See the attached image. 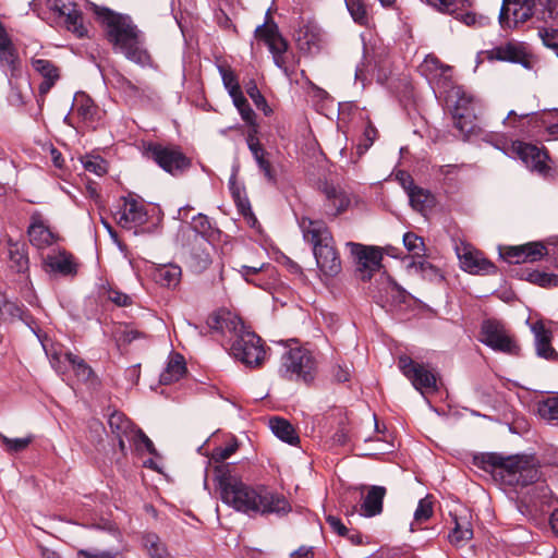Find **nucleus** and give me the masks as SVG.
Wrapping results in <instances>:
<instances>
[{
    "mask_svg": "<svg viewBox=\"0 0 558 558\" xmlns=\"http://www.w3.org/2000/svg\"><path fill=\"white\" fill-rule=\"evenodd\" d=\"M146 155L172 175H180L191 167V159L175 145L150 143L146 147Z\"/></svg>",
    "mask_w": 558,
    "mask_h": 558,
    "instance_id": "1a4fd4ad",
    "label": "nucleus"
},
{
    "mask_svg": "<svg viewBox=\"0 0 558 558\" xmlns=\"http://www.w3.org/2000/svg\"><path fill=\"white\" fill-rule=\"evenodd\" d=\"M10 83H12V82L10 81ZM11 86H12L11 93L9 96L10 102L13 106H17V107L25 105L26 99H25L23 93L21 92V89L16 85L11 84Z\"/></svg>",
    "mask_w": 558,
    "mask_h": 558,
    "instance_id": "69168bd1",
    "label": "nucleus"
},
{
    "mask_svg": "<svg viewBox=\"0 0 558 558\" xmlns=\"http://www.w3.org/2000/svg\"><path fill=\"white\" fill-rule=\"evenodd\" d=\"M27 234L31 244L37 250H45L58 240V235L51 231L44 215L37 210L31 215Z\"/></svg>",
    "mask_w": 558,
    "mask_h": 558,
    "instance_id": "a211bd4d",
    "label": "nucleus"
},
{
    "mask_svg": "<svg viewBox=\"0 0 558 558\" xmlns=\"http://www.w3.org/2000/svg\"><path fill=\"white\" fill-rule=\"evenodd\" d=\"M147 221V213L145 207L134 198H124L123 207L118 218V225L131 230L137 226H142Z\"/></svg>",
    "mask_w": 558,
    "mask_h": 558,
    "instance_id": "412c9836",
    "label": "nucleus"
},
{
    "mask_svg": "<svg viewBox=\"0 0 558 558\" xmlns=\"http://www.w3.org/2000/svg\"><path fill=\"white\" fill-rule=\"evenodd\" d=\"M457 255L462 269L470 274L490 275L496 272V266L485 258L481 252L469 245L461 244L457 246Z\"/></svg>",
    "mask_w": 558,
    "mask_h": 558,
    "instance_id": "f3484780",
    "label": "nucleus"
},
{
    "mask_svg": "<svg viewBox=\"0 0 558 558\" xmlns=\"http://www.w3.org/2000/svg\"><path fill=\"white\" fill-rule=\"evenodd\" d=\"M187 264L195 272L206 270L211 264L214 245L203 235L194 233V240H187Z\"/></svg>",
    "mask_w": 558,
    "mask_h": 558,
    "instance_id": "dca6fc26",
    "label": "nucleus"
},
{
    "mask_svg": "<svg viewBox=\"0 0 558 558\" xmlns=\"http://www.w3.org/2000/svg\"><path fill=\"white\" fill-rule=\"evenodd\" d=\"M496 147L502 149L509 156L519 157L527 168L539 174L546 175L549 171L546 163L547 153L536 145L513 141L508 147H500L499 145H496Z\"/></svg>",
    "mask_w": 558,
    "mask_h": 558,
    "instance_id": "9b49d317",
    "label": "nucleus"
},
{
    "mask_svg": "<svg viewBox=\"0 0 558 558\" xmlns=\"http://www.w3.org/2000/svg\"><path fill=\"white\" fill-rule=\"evenodd\" d=\"M481 341L495 351L519 355L520 347L510 336L504 324L498 320H484L481 328Z\"/></svg>",
    "mask_w": 558,
    "mask_h": 558,
    "instance_id": "9d476101",
    "label": "nucleus"
},
{
    "mask_svg": "<svg viewBox=\"0 0 558 558\" xmlns=\"http://www.w3.org/2000/svg\"><path fill=\"white\" fill-rule=\"evenodd\" d=\"M269 426L272 433L282 441H286L289 445H295L299 442V436L295 433V429L287 420L272 417L269 420Z\"/></svg>",
    "mask_w": 558,
    "mask_h": 558,
    "instance_id": "f704fd0d",
    "label": "nucleus"
},
{
    "mask_svg": "<svg viewBox=\"0 0 558 558\" xmlns=\"http://www.w3.org/2000/svg\"><path fill=\"white\" fill-rule=\"evenodd\" d=\"M402 184L408 193L410 205L413 209L423 213L427 207L430 206L433 198L427 191L414 185L412 180L407 182L404 181Z\"/></svg>",
    "mask_w": 558,
    "mask_h": 558,
    "instance_id": "2f4dec72",
    "label": "nucleus"
},
{
    "mask_svg": "<svg viewBox=\"0 0 558 558\" xmlns=\"http://www.w3.org/2000/svg\"><path fill=\"white\" fill-rule=\"evenodd\" d=\"M433 515V501L427 496L418 501L417 508L414 512V522L422 523L427 521Z\"/></svg>",
    "mask_w": 558,
    "mask_h": 558,
    "instance_id": "de8ad7c7",
    "label": "nucleus"
},
{
    "mask_svg": "<svg viewBox=\"0 0 558 558\" xmlns=\"http://www.w3.org/2000/svg\"><path fill=\"white\" fill-rule=\"evenodd\" d=\"M83 167L86 171L101 177L107 173V162L99 156H86L82 159Z\"/></svg>",
    "mask_w": 558,
    "mask_h": 558,
    "instance_id": "37998d69",
    "label": "nucleus"
},
{
    "mask_svg": "<svg viewBox=\"0 0 558 558\" xmlns=\"http://www.w3.org/2000/svg\"><path fill=\"white\" fill-rule=\"evenodd\" d=\"M246 93L258 108H260L262 106L267 107L265 97L262 95L257 85L254 82H251L246 86Z\"/></svg>",
    "mask_w": 558,
    "mask_h": 558,
    "instance_id": "bf43d9fd",
    "label": "nucleus"
},
{
    "mask_svg": "<svg viewBox=\"0 0 558 558\" xmlns=\"http://www.w3.org/2000/svg\"><path fill=\"white\" fill-rule=\"evenodd\" d=\"M547 253L546 247L541 242H531L523 244L524 263H534L542 259Z\"/></svg>",
    "mask_w": 558,
    "mask_h": 558,
    "instance_id": "79ce46f5",
    "label": "nucleus"
},
{
    "mask_svg": "<svg viewBox=\"0 0 558 558\" xmlns=\"http://www.w3.org/2000/svg\"><path fill=\"white\" fill-rule=\"evenodd\" d=\"M107 298L118 306H130L132 304L130 295L112 288L108 290Z\"/></svg>",
    "mask_w": 558,
    "mask_h": 558,
    "instance_id": "4d7b16f0",
    "label": "nucleus"
},
{
    "mask_svg": "<svg viewBox=\"0 0 558 558\" xmlns=\"http://www.w3.org/2000/svg\"><path fill=\"white\" fill-rule=\"evenodd\" d=\"M96 14L105 26L108 41L116 52L137 64L149 62V54L143 48L142 34L129 15L116 13L107 8H97Z\"/></svg>",
    "mask_w": 558,
    "mask_h": 558,
    "instance_id": "f03ea898",
    "label": "nucleus"
},
{
    "mask_svg": "<svg viewBox=\"0 0 558 558\" xmlns=\"http://www.w3.org/2000/svg\"><path fill=\"white\" fill-rule=\"evenodd\" d=\"M347 8L355 22L362 25L366 23V7L362 0H347Z\"/></svg>",
    "mask_w": 558,
    "mask_h": 558,
    "instance_id": "49530a36",
    "label": "nucleus"
},
{
    "mask_svg": "<svg viewBox=\"0 0 558 558\" xmlns=\"http://www.w3.org/2000/svg\"><path fill=\"white\" fill-rule=\"evenodd\" d=\"M238 449V446L235 444H230L226 446L225 448H218L215 453L214 458L217 461H223L228 458H230Z\"/></svg>",
    "mask_w": 558,
    "mask_h": 558,
    "instance_id": "0e129e2a",
    "label": "nucleus"
},
{
    "mask_svg": "<svg viewBox=\"0 0 558 558\" xmlns=\"http://www.w3.org/2000/svg\"><path fill=\"white\" fill-rule=\"evenodd\" d=\"M537 412L543 420L558 425V393L539 401Z\"/></svg>",
    "mask_w": 558,
    "mask_h": 558,
    "instance_id": "e433bc0d",
    "label": "nucleus"
},
{
    "mask_svg": "<svg viewBox=\"0 0 558 558\" xmlns=\"http://www.w3.org/2000/svg\"><path fill=\"white\" fill-rule=\"evenodd\" d=\"M295 41L301 52L312 56L319 53L326 45L323 29L314 22L300 25L295 33Z\"/></svg>",
    "mask_w": 558,
    "mask_h": 558,
    "instance_id": "2eb2a0df",
    "label": "nucleus"
},
{
    "mask_svg": "<svg viewBox=\"0 0 558 558\" xmlns=\"http://www.w3.org/2000/svg\"><path fill=\"white\" fill-rule=\"evenodd\" d=\"M535 337V348L538 356L549 361L558 359L556 350L551 347V331L545 328L542 322H536L531 327Z\"/></svg>",
    "mask_w": 558,
    "mask_h": 558,
    "instance_id": "a878e982",
    "label": "nucleus"
},
{
    "mask_svg": "<svg viewBox=\"0 0 558 558\" xmlns=\"http://www.w3.org/2000/svg\"><path fill=\"white\" fill-rule=\"evenodd\" d=\"M361 505L362 514L365 517H375L383 511V500L386 495L384 486H368Z\"/></svg>",
    "mask_w": 558,
    "mask_h": 558,
    "instance_id": "cd10ccee",
    "label": "nucleus"
},
{
    "mask_svg": "<svg viewBox=\"0 0 558 558\" xmlns=\"http://www.w3.org/2000/svg\"><path fill=\"white\" fill-rule=\"evenodd\" d=\"M137 451L146 450L147 452L155 454L156 449L153 441L143 433L142 429H138L136 433L134 440L131 442V447Z\"/></svg>",
    "mask_w": 558,
    "mask_h": 558,
    "instance_id": "3c124183",
    "label": "nucleus"
},
{
    "mask_svg": "<svg viewBox=\"0 0 558 558\" xmlns=\"http://www.w3.org/2000/svg\"><path fill=\"white\" fill-rule=\"evenodd\" d=\"M186 372L185 362L182 355L174 354L169 360L166 369L160 375V383L169 385L179 380Z\"/></svg>",
    "mask_w": 558,
    "mask_h": 558,
    "instance_id": "473e14b6",
    "label": "nucleus"
},
{
    "mask_svg": "<svg viewBox=\"0 0 558 558\" xmlns=\"http://www.w3.org/2000/svg\"><path fill=\"white\" fill-rule=\"evenodd\" d=\"M529 280L541 287H557L558 276L555 274H546L539 271H533L529 275Z\"/></svg>",
    "mask_w": 558,
    "mask_h": 558,
    "instance_id": "8fccbe9b",
    "label": "nucleus"
},
{
    "mask_svg": "<svg viewBox=\"0 0 558 558\" xmlns=\"http://www.w3.org/2000/svg\"><path fill=\"white\" fill-rule=\"evenodd\" d=\"M299 227L305 242L312 244L313 254L319 270L328 277H335L341 271V259L332 234L323 220L302 217Z\"/></svg>",
    "mask_w": 558,
    "mask_h": 558,
    "instance_id": "7ed1b4c3",
    "label": "nucleus"
},
{
    "mask_svg": "<svg viewBox=\"0 0 558 558\" xmlns=\"http://www.w3.org/2000/svg\"><path fill=\"white\" fill-rule=\"evenodd\" d=\"M151 277L159 286L174 289L181 281L182 270L177 264L158 265L151 270Z\"/></svg>",
    "mask_w": 558,
    "mask_h": 558,
    "instance_id": "bb28decb",
    "label": "nucleus"
},
{
    "mask_svg": "<svg viewBox=\"0 0 558 558\" xmlns=\"http://www.w3.org/2000/svg\"><path fill=\"white\" fill-rule=\"evenodd\" d=\"M349 429L345 426H340L332 436V441L336 445L344 446L349 442Z\"/></svg>",
    "mask_w": 558,
    "mask_h": 558,
    "instance_id": "338daca9",
    "label": "nucleus"
},
{
    "mask_svg": "<svg viewBox=\"0 0 558 558\" xmlns=\"http://www.w3.org/2000/svg\"><path fill=\"white\" fill-rule=\"evenodd\" d=\"M215 328H227L236 335L231 345L232 355L248 367H259L266 360V349L263 340L254 331L246 329L242 319L227 313L216 319Z\"/></svg>",
    "mask_w": 558,
    "mask_h": 558,
    "instance_id": "20e7f679",
    "label": "nucleus"
},
{
    "mask_svg": "<svg viewBox=\"0 0 558 558\" xmlns=\"http://www.w3.org/2000/svg\"><path fill=\"white\" fill-rule=\"evenodd\" d=\"M454 16L457 20H460L468 26H476V25L484 26L488 22L487 17H484V16L477 17L476 14H474L472 12L461 13V12L457 11V13H454Z\"/></svg>",
    "mask_w": 558,
    "mask_h": 558,
    "instance_id": "864d4df0",
    "label": "nucleus"
},
{
    "mask_svg": "<svg viewBox=\"0 0 558 558\" xmlns=\"http://www.w3.org/2000/svg\"><path fill=\"white\" fill-rule=\"evenodd\" d=\"M211 226L207 218V216L198 214L195 216L191 222V226L182 229V235L187 240H194V233L203 235L206 238L209 232Z\"/></svg>",
    "mask_w": 558,
    "mask_h": 558,
    "instance_id": "58836bf2",
    "label": "nucleus"
},
{
    "mask_svg": "<svg viewBox=\"0 0 558 558\" xmlns=\"http://www.w3.org/2000/svg\"><path fill=\"white\" fill-rule=\"evenodd\" d=\"M65 360L71 364L76 377L82 381H89L95 377L92 367L80 356L66 352L64 354Z\"/></svg>",
    "mask_w": 558,
    "mask_h": 558,
    "instance_id": "4c0bfd02",
    "label": "nucleus"
},
{
    "mask_svg": "<svg viewBox=\"0 0 558 558\" xmlns=\"http://www.w3.org/2000/svg\"><path fill=\"white\" fill-rule=\"evenodd\" d=\"M33 69L44 78L38 87L40 97H45L60 78L59 68L50 60L36 59L31 60Z\"/></svg>",
    "mask_w": 558,
    "mask_h": 558,
    "instance_id": "4be33fe9",
    "label": "nucleus"
},
{
    "mask_svg": "<svg viewBox=\"0 0 558 558\" xmlns=\"http://www.w3.org/2000/svg\"><path fill=\"white\" fill-rule=\"evenodd\" d=\"M534 4V0H504L498 17L500 26L507 29L526 22L533 15Z\"/></svg>",
    "mask_w": 558,
    "mask_h": 558,
    "instance_id": "4468645a",
    "label": "nucleus"
},
{
    "mask_svg": "<svg viewBox=\"0 0 558 558\" xmlns=\"http://www.w3.org/2000/svg\"><path fill=\"white\" fill-rule=\"evenodd\" d=\"M279 372L288 380L310 385L317 375V361L310 350L292 348L282 355Z\"/></svg>",
    "mask_w": 558,
    "mask_h": 558,
    "instance_id": "423d86ee",
    "label": "nucleus"
},
{
    "mask_svg": "<svg viewBox=\"0 0 558 558\" xmlns=\"http://www.w3.org/2000/svg\"><path fill=\"white\" fill-rule=\"evenodd\" d=\"M326 521L330 525V527L339 535L345 536L347 534H349V530L345 527V525L341 522L339 518L328 514L326 517Z\"/></svg>",
    "mask_w": 558,
    "mask_h": 558,
    "instance_id": "e2e57ef3",
    "label": "nucleus"
},
{
    "mask_svg": "<svg viewBox=\"0 0 558 558\" xmlns=\"http://www.w3.org/2000/svg\"><path fill=\"white\" fill-rule=\"evenodd\" d=\"M46 7L51 20L77 38H84L88 29L84 24L83 13L73 0H46Z\"/></svg>",
    "mask_w": 558,
    "mask_h": 558,
    "instance_id": "6e6552de",
    "label": "nucleus"
},
{
    "mask_svg": "<svg viewBox=\"0 0 558 558\" xmlns=\"http://www.w3.org/2000/svg\"><path fill=\"white\" fill-rule=\"evenodd\" d=\"M439 12L454 14L460 8L471 7L472 0H425Z\"/></svg>",
    "mask_w": 558,
    "mask_h": 558,
    "instance_id": "ea45409f",
    "label": "nucleus"
},
{
    "mask_svg": "<svg viewBox=\"0 0 558 558\" xmlns=\"http://www.w3.org/2000/svg\"><path fill=\"white\" fill-rule=\"evenodd\" d=\"M449 70H450V66L444 65L440 62V60L433 54L426 56L424 61L420 65L421 73L427 77L434 76L438 72H440V74H444L445 72H447Z\"/></svg>",
    "mask_w": 558,
    "mask_h": 558,
    "instance_id": "a19ab883",
    "label": "nucleus"
},
{
    "mask_svg": "<svg viewBox=\"0 0 558 558\" xmlns=\"http://www.w3.org/2000/svg\"><path fill=\"white\" fill-rule=\"evenodd\" d=\"M454 527L449 534V541L456 546H462L473 537L469 515L452 514Z\"/></svg>",
    "mask_w": 558,
    "mask_h": 558,
    "instance_id": "c756f323",
    "label": "nucleus"
},
{
    "mask_svg": "<svg viewBox=\"0 0 558 558\" xmlns=\"http://www.w3.org/2000/svg\"><path fill=\"white\" fill-rule=\"evenodd\" d=\"M72 110L86 122H94L99 111L94 100L83 92L75 94Z\"/></svg>",
    "mask_w": 558,
    "mask_h": 558,
    "instance_id": "7c9ffc66",
    "label": "nucleus"
},
{
    "mask_svg": "<svg viewBox=\"0 0 558 558\" xmlns=\"http://www.w3.org/2000/svg\"><path fill=\"white\" fill-rule=\"evenodd\" d=\"M142 544L150 558H173L166 545L155 533H146L142 537Z\"/></svg>",
    "mask_w": 558,
    "mask_h": 558,
    "instance_id": "c9c22d12",
    "label": "nucleus"
},
{
    "mask_svg": "<svg viewBox=\"0 0 558 558\" xmlns=\"http://www.w3.org/2000/svg\"><path fill=\"white\" fill-rule=\"evenodd\" d=\"M218 70L221 75L222 83L229 94H234V92L241 89L238 76L230 68L219 65Z\"/></svg>",
    "mask_w": 558,
    "mask_h": 558,
    "instance_id": "a18cd8bd",
    "label": "nucleus"
},
{
    "mask_svg": "<svg viewBox=\"0 0 558 558\" xmlns=\"http://www.w3.org/2000/svg\"><path fill=\"white\" fill-rule=\"evenodd\" d=\"M255 36L268 46L275 64L282 70L289 80H292L295 72V57L287 53L289 45L279 33L277 24L266 21L264 24L256 27Z\"/></svg>",
    "mask_w": 558,
    "mask_h": 558,
    "instance_id": "0eeeda50",
    "label": "nucleus"
},
{
    "mask_svg": "<svg viewBox=\"0 0 558 558\" xmlns=\"http://www.w3.org/2000/svg\"><path fill=\"white\" fill-rule=\"evenodd\" d=\"M8 253L10 267L16 272H24L28 269L27 247L24 242L8 240Z\"/></svg>",
    "mask_w": 558,
    "mask_h": 558,
    "instance_id": "c85d7f7f",
    "label": "nucleus"
},
{
    "mask_svg": "<svg viewBox=\"0 0 558 558\" xmlns=\"http://www.w3.org/2000/svg\"><path fill=\"white\" fill-rule=\"evenodd\" d=\"M77 558H117V554L108 550L81 549L77 551Z\"/></svg>",
    "mask_w": 558,
    "mask_h": 558,
    "instance_id": "052dcab7",
    "label": "nucleus"
},
{
    "mask_svg": "<svg viewBox=\"0 0 558 558\" xmlns=\"http://www.w3.org/2000/svg\"><path fill=\"white\" fill-rule=\"evenodd\" d=\"M0 64L10 71L11 77L21 75V60L5 29L0 32Z\"/></svg>",
    "mask_w": 558,
    "mask_h": 558,
    "instance_id": "5701e85b",
    "label": "nucleus"
},
{
    "mask_svg": "<svg viewBox=\"0 0 558 558\" xmlns=\"http://www.w3.org/2000/svg\"><path fill=\"white\" fill-rule=\"evenodd\" d=\"M332 378L338 383H344L350 379L351 369L347 365H336L331 371Z\"/></svg>",
    "mask_w": 558,
    "mask_h": 558,
    "instance_id": "680f3d73",
    "label": "nucleus"
},
{
    "mask_svg": "<svg viewBox=\"0 0 558 558\" xmlns=\"http://www.w3.org/2000/svg\"><path fill=\"white\" fill-rule=\"evenodd\" d=\"M522 254L523 245H518L507 247L505 252L501 253V256L509 263L521 264L524 263V256Z\"/></svg>",
    "mask_w": 558,
    "mask_h": 558,
    "instance_id": "6e6d98bb",
    "label": "nucleus"
},
{
    "mask_svg": "<svg viewBox=\"0 0 558 558\" xmlns=\"http://www.w3.org/2000/svg\"><path fill=\"white\" fill-rule=\"evenodd\" d=\"M398 366L414 388L421 392L437 389L436 375L426 365L413 361L410 356L402 355L398 360Z\"/></svg>",
    "mask_w": 558,
    "mask_h": 558,
    "instance_id": "f8f14e48",
    "label": "nucleus"
},
{
    "mask_svg": "<svg viewBox=\"0 0 558 558\" xmlns=\"http://www.w3.org/2000/svg\"><path fill=\"white\" fill-rule=\"evenodd\" d=\"M472 101H473V99L471 96L463 95L459 98V100L457 102L456 114H454V118H456L454 125L463 134H470L473 132L474 124L471 120H468L470 114L468 112V108L465 107L469 104L471 105Z\"/></svg>",
    "mask_w": 558,
    "mask_h": 558,
    "instance_id": "72a5a7b5",
    "label": "nucleus"
},
{
    "mask_svg": "<svg viewBox=\"0 0 558 558\" xmlns=\"http://www.w3.org/2000/svg\"><path fill=\"white\" fill-rule=\"evenodd\" d=\"M403 244L413 256H423L425 252V244L421 236L413 232H407L403 235Z\"/></svg>",
    "mask_w": 558,
    "mask_h": 558,
    "instance_id": "c03bdc74",
    "label": "nucleus"
},
{
    "mask_svg": "<svg viewBox=\"0 0 558 558\" xmlns=\"http://www.w3.org/2000/svg\"><path fill=\"white\" fill-rule=\"evenodd\" d=\"M483 463L492 466L494 474L509 486L524 487L539 477L535 459L531 456H502L493 452L483 457Z\"/></svg>",
    "mask_w": 558,
    "mask_h": 558,
    "instance_id": "39448f33",
    "label": "nucleus"
},
{
    "mask_svg": "<svg viewBox=\"0 0 558 558\" xmlns=\"http://www.w3.org/2000/svg\"><path fill=\"white\" fill-rule=\"evenodd\" d=\"M486 58L490 61H507L525 64L526 53L524 47L518 43H507L485 51Z\"/></svg>",
    "mask_w": 558,
    "mask_h": 558,
    "instance_id": "b1692460",
    "label": "nucleus"
},
{
    "mask_svg": "<svg viewBox=\"0 0 558 558\" xmlns=\"http://www.w3.org/2000/svg\"><path fill=\"white\" fill-rule=\"evenodd\" d=\"M410 267L415 268V270L423 276H428L430 278L439 275V270L427 260H413L410 264Z\"/></svg>",
    "mask_w": 558,
    "mask_h": 558,
    "instance_id": "5fc2aeb1",
    "label": "nucleus"
},
{
    "mask_svg": "<svg viewBox=\"0 0 558 558\" xmlns=\"http://www.w3.org/2000/svg\"><path fill=\"white\" fill-rule=\"evenodd\" d=\"M1 441L8 451L20 452L28 447L32 442V437L9 438L7 436H1Z\"/></svg>",
    "mask_w": 558,
    "mask_h": 558,
    "instance_id": "603ef678",
    "label": "nucleus"
},
{
    "mask_svg": "<svg viewBox=\"0 0 558 558\" xmlns=\"http://www.w3.org/2000/svg\"><path fill=\"white\" fill-rule=\"evenodd\" d=\"M44 267L47 272L62 276H73L77 272V265L72 254L65 251H58L47 254L44 259Z\"/></svg>",
    "mask_w": 558,
    "mask_h": 558,
    "instance_id": "aec40b11",
    "label": "nucleus"
},
{
    "mask_svg": "<svg viewBox=\"0 0 558 558\" xmlns=\"http://www.w3.org/2000/svg\"><path fill=\"white\" fill-rule=\"evenodd\" d=\"M539 34L545 46L554 49L558 48V29L545 28Z\"/></svg>",
    "mask_w": 558,
    "mask_h": 558,
    "instance_id": "13d9d810",
    "label": "nucleus"
},
{
    "mask_svg": "<svg viewBox=\"0 0 558 558\" xmlns=\"http://www.w3.org/2000/svg\"><path fill=\"white\" fill-rule=\"evenodd\" d=\"M114 86L128 97L136 98L142 96L141 88L122 75H117Z\"/></svg>",
    "mask_w": 558,
    "mask_h": 558,
    "instance_id": "09e8293b",
    "label": "nucleus"
},
{
    "mask_svg": "<svg viewBox=\"0 0 558 558\" xmlns=\"http://www.w3.org/2000/svg\"><path fill=\"white\" fill-rule=\"evenodd\" d=\"M363 136H364V149H367L369 146L373 145L376 136H377V130L371 124L368 123L364 130V133H363Z\"/></svg>",
    "mask_w": 558,
    "mask_h": 558,
    "instance_id": "774afa93",
    "label": "nucleus"
},
{
    "mask_svg": "<svg viewBox=\"0 0 558 558\" xmlns=\"http://www.w3.org/2000/svg\"><path fill=\"white\" fill-rule=\"evenodd\" d=\"M324 192L327 199L326 213L333 218L344 213L351 205L350 195L340 187L327 184Z\"/></svg>",
    "mask_w": 558,
    "mask_h": 558,
    "instance_id": "393cba45",
    "label": "nucleus"
},
{
    "mask_svg": "<svg viewBox=\"0 0 558 558\" xmlns=\"http://www.w3.org/2000/svg\"><path fill=\"white\" fill-rule=\"evenodd\" d=\"M351 254L357 263V270L361 272V279L367 281L372 279L373 272L381 266L383 253L378 247L366 246L360 243L348 242Z\"/></svg>",
    "mask_w": 558,
    "mask_h": 558,
    "instance_id": "ddd939ff",
    "label": "nucleus"
},
{
    "mask_svg": "<svg viewBox=\"0 0 558 558\" xmlns=\"http://www.w3.org/2000/svg\"><path fill=\"white\" fill-rule=\"evenodd\" d=\"M111 433L117 437L119 449L123 456L131 447L132 440L140 428H137L122 412H113L108 420Z\"/></svg>",
    "mask_w": 558,
    "mask_h": 558,
    "instance_id": "6ab92c4d",
    "label": "nucleus"
},
{
    "mask_svg": "<svg viewBox=\"0 0 558 558\" xmlns=\"http://www.w3.org/2000/svg\"><path fill=\"white\" fill-rule=\"evenodd\" d=\"M216 480L221 500L247 515H286L291 511L288 499L265 485L251 486L232 476L228 465L216 469Z\"/></svg>",
    "mask_w": 558,
    "mask_h": 558,
    "instance_id": "f257e3e1",
    "label": "nucleus"
}]
</instances>
